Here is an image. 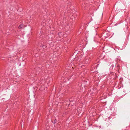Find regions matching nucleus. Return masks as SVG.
<instances>
[{"instance_id": "obj_1", "label": "nucleus", "mask_w": 130, "mask_h": 130, "mask_svg": "<svg viewBox=\"0 0 130 130\" xmlns=\"http://www.w3.org/2000/svg\"><path fill=\"white\" fill-rule=\"evenodd\" d=\"M82 7L85 10L89 9L90 7V4L87 1H84L82 2Z\"/></svg>"}, {"instance_id": "obj_2", "label": "nucleus", "mask_w": 130, "mask_h": 130, "mask_svg": "<svg viewBox=\"0 0 130 130\" xmlns=\"http://www.w3.org/2000/svg\"><path fill=\"white\" fill-rule=\"evenodd\" d=\"M94 56H87L86 57L84 61L86 63H88L90 62L91 61L93 58Z\"/></svg>"}, {"instance_id": "obj_3", "label": "nucleus", "mask_w": 130, "mask_h": 130, "mask_svg": "<svg viewBox=\"0 0 130 130\" xmlns=\"http://www.w3.org/2000/svg\"><path fill=\"white\" fill-rule=\"evenodd\" d=\"M24 25L23 24H20L18 27V28L19 29H21L23 27Z\"/></svg>"}, {"instance_id": "obj_4", "label": "nucleus", "mask_w": 130, "mask_h": 130, "mask_svg": "<svg viewBox=\"0 0 130 130\" xmlns=\"http://www.w3.org/2000/svg\"><path fill=\"white\" fill-rule=\"evenodd\" d=\"M76 58H77V62H76V63L77 64L78 62H79V61L80 60V59L79 57L78 58H76L75 59V60H76Z\"/></svg>"}, {"instance_id": "obj_5", "label": "nucleus", "mask_w": 130, "mask_h": 130, "mask_svg": "<svg viewBox=\"0 0 130 130\" xmlns=\"http://www.w3.org/2000/svg\"><path fill=\"white\" fill-rule=\"evenodd\" d=\"M110 68L111 69H112L113 66V64H110Z\"/></svg>"}, {"instance_id": "obj_6", "label": "nucleus", "mask_w": 130, "mask_h": 130, "mask_svg": "<svg viewBox=\"0 0 130 130\" xmlns=\"http://www.w3.org/2000/svg\"><path fill=\"white\" fill-rule=\"evenodd\" d=\"M87 56H94L93 53H90L89 55H88Z\"/></svg>"}, {"instance_id": "obj_7", "label": "nucleus", "mask_w": 130, "mask_h": 130, "mask_svg": "<svg viewBox=\"0 0 130 130\" xmlns=\"http://www.w3.org/2000/svg\"><path fill=\"white\" fill-rule=\"evenodd\" d=\"M57 122V120L56 119H55L54 121V122L53 123L54 124H55Z\"/></svg>"}, {"instance_id": "obj_8", "label": "nucleus", "mask_w": 130, "mask_h": 130, "mask_svg": "<svg viewBox=\"0 0 130 130\" xmlns=\"http://www.w3.org/2000/svg\"><path fill=\"white\" fill-rule=\"evenodd\" d=\"M79 109V110H80V111H79V112H81V110L82 108H80H80H77V111H79V110H78V109Z\"/></svg>"}, {"instance_id": "obj_9", "label": "nucleus", "mask_w": 130, "mask_h": 130, "mask_svg": "<svg viewBox=\"0 0 130 130\" xmlns=\"http://www.w3.org/2000/svg\"><path fill=\"white\" fill-rule=\"evenodd\" d=\"M114 74V73L113 72H111L110 73V74H111V75H113Z\"/></svg>"}, {"instance_id": "obj_10", "label": "nucleus", "mask_w": 130, "mask_h": 130, "mask_svg": "<svg viewBox=\"0 0 130 130\" xmlns=\"http://www.w3.org/2000/svg\"><path fill=\"white\" fill-rule=\"evenodd\" d=\"M61 34V33H58V35H60V34Z\"/></svg>"}]
</instances>
